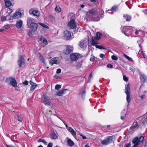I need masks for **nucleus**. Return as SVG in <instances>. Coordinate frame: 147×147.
<instances>
[{"label": "nucleus", "mask_w": 147, "mask_h": 147, "mask_svg": "<svg viewBox=\"0 0 147 147\" xmlns=\"http://www.w3.org/2000/svg\"><path fill=\"white\" fill-rule=\"evenodd\" d=\"M87 43H89L88 39L84 38L79 42V45L81 49H84L87 47Z\"/></svg>", "instance_id": "nucleus-6"}, {"label": "nucleus", "mask_w": 147, "mask_h": 147, "mask_svg": "<svg viewBox=\"0 0 147 147\" xmlns=\"http://www.w3.org/2000/svg\"><path fill=\"white\" fill-rule=\"evenodd\" d=\"M111 58L113 60H117L118 59L117 57L115 55H112Z\"/></svg>", "instance_id": "nucleus-46"}, {"label": "nucleus", "mask_w": 147, "mask_h": 147, "mask_svg": "<svg viewBox=\"0 0 147 147\" xmlns=\"http://www.w3.org/2000/svg\"><path fill=\"white\" fill-rule=\"evenodd\" d=\"M17 116L18 117V120L19 121H22V119L19 116H18V115H17Z\"/></svg>", "instance_id": "nucleus-57"}, {"label": "nucleus", "mask_w": 147, "mask_h": 147, "mask_svg": "<svg viewBox=\"0 0 147 147\" xmlns=\"http://www.w3.org/2000/svg\"><path fill=\"white\" fill-rule=\"evenodd\" d=\"M67 143L70 146H72L74 145V142L70 139H68L67 140Z\"/></svg>", "instance_id": "nucleus-31"}, {"label": "nucleus", "mask_w": 147, "mask_h": 147, "mask_svg": "<svg viewBox=\"0 0 147 147\" xmlns=\"http://www.w3.org/2000/svg\"><path fill=\"white\" fill-rule=\"evenodd\" d=\"M29 13L30 14H32L34 16L38 17L40 16L39 12L37 10H35L33 9H31L29 10Z\"/></svg>", "instance_id": "nucleus-9"}, {"label": "nucleus", "mask_w": 147, "mask_h": 147, "mask_svg": "<svg viewBox=\"0 0 147 147\" xmlns=\"http://www.w3.org/2000/svg\"><path fill=\"white\" fill-rule=\"evenodd\" d=\"M68 129L73 136L76 135V133L75 131L71 127H68Z\"/></svg>", "instance_id": "nucleus-30"}, {"label": "nucleus", "mask_w": 147, "mask_h": 147, "mask_svg": "<svg viewBox=\"0 0 147 147\" xmlns=\"http://www.w3.org/2000/svg\"><path fill=\"white\" fill-rule=\"evenodd\" d=\"M80 136L82 137V139H86L87 138L86 137L84 136L82 134L80 135Z\"/></svg>", "instance_id": "nucleus-53"}, {"label": "nucleus", "mask_w": 147, "mask_h": 147, "mask_svg": "<svg viewBox=\"0 0 147 147\" xmlns=\"http://www.w3.org/2000/svg\"><path fill=\"white\" fill-rule=\"evenodd\" d=\"M102 36V34L100 32H97L96 34V38L97 40H99L101 38Z\"/></svg>", "instance_id": "nucleus-33"}, {"label": "nucleus", "mask_w": 147, "mask_h": 147, "mask_svg": "<svg viewBox=\"0 0 147 147\" xmlns=\"http://www.w3.org/2000/svg\"><path fill=\"white\" fill-rule=\"evenodd\" d=\"M125 92L127 95L126 100L127 102L129 103L130 102V85L129 84H128L125 86Z\"/></svg>", "instance_id": "nucleus-4"}, {"label": "nucleus", "mask_w": 147, "mask_h": 147, "mask_svg": "<svg viewBox=\"0 0 147 147\" xmlns=\"http://www.w3.org/2000/svg\"><path fill=\"white\" fill-rule=\"evenodd\" d=\"M23 84L24 85H27L28 84V82L27 80L25 81L24 82H23Z\"/></svg>", "instance_id": "nucleus-54"}, {"label": "nucleus", "mask_w": 147, "mask_h": 147, "mask_svg": "<svg viewBox=\"0 0 147 147\" xmlns=\"http://www.w3.org/2000/svg\"><path fill=\"white\" fill-rule=\"evenodd\" d=\"M95 58L96 57L94 56H93L90 58V61H93L94 60Z\"/></svg>", "instance_id": "nucleus-47"}, {"label": "nucleus", "mask_w": 147, "mask_h": 147, "mask_svg": "<svg viewBox=\"0 0 147 147\" xmlns=\"http://www.w3.org/2000/svg\"><path fill=\"white\" fill-rule=\"evenodd\" d=\"M139 97L141 98L142 100H143L146 98V96L144 95H139Z\"/></svg>", "instance_id": "nucleus-41"}, {"label": "nucleus", "mask_w": 147, "mask_h": 147, "mask_svg": "<svg viewBox=\"0 0 147 147\" xmlns=\"http://www.w3.org/2000/svg\"><path fill=\"white\" fill-rule=\"evenodd\" d=\"M80 54L76 53H72L70 55V59L73 61H76L78 59V57H80Z\"/></svg>", "instance_id": "nucleus-8"}, {"label": "nucleus", "mask_w": 147, "mask_h": 147, "mask_svg": "<svg viewBox=\"0 0 147 147\" xmlns=\"http://www.w3.org/2000/svg\"><path fill=\"white\" fill-rule=\"evenodd\" d=\"M142 123L143 125L147 124V115L145 116V118L143 121Z\"/></svg>", "instance_id": "nucleus-37"}, {"label": "nucleus", "mask_w": 147, "mask_h": 147, "mask_svg": "<svg viewBox=\"0 0 147 147\" xmlns=\"http://www.w3.org/2000/svg\"><path fill=\"white\" fill-rule=\"evenodd\" d=\"M68 26L71 29H74L76 28V23L74 20L72 19L68 23Z\"/></svg>", "instance_id": "nucleus-10"}, {"label": "nucleus", "mask_w": 147, "mask_h": 147, "mask_svg": "<svg viewBox=\"0 0 147 147\" xmlns=\"http://www.w3.org/2000/svg\"><path fill=\"white\" fill-rule=\"evenodd\" d=\"M5 5L7 7H10L12 5L11 2L9 0H7L5 2Z\"/></svg>", "instance_id": "nucleus-32"}, {"label": "nucleus", "mask_w": 147, "mask_h": 147, "mask_svg": "<svg viewBox=\"0 0 147 147\" xmlns=\"http://www.w3.org/2000/svg\"><path fill=\"white\" fill-rule=\"evenodd\" d=\"M107 66L108 67L110 68H112L113 67V65L110 64H108Z\"/></svg>", "instance_id": "nucleus-52"}, {"label": "nucleus", "mask_w": 147, "mask_h": 147, "mask_svg": "<svg viewBox=\"0 0 147 147\" xmlns=\"http://www.w3.org/2000/svg\"><path fill=\"white\" fill-rule=\"evenodd\" d=\"M38 54L39 55V58L40 60L41 61L43 64H45V61L44 57L40 53H39Z\"/></svg>", "instance_id": "nucleus-29"}, {"label": "nucleus", "mask_w": 147, "mask_h": 147, "mask_svg": "<svg viewBox=\"0 0 147 147\" xmlns=\"http://www.w3.org/2000/svg\"><path fill=\"white\" fill-rule=\"evenodd\" d=\"M99 56L100 58L102 59L104 58L105 57V55L103 54H100Z\"/></svg>", "instance_id": "nucleus-48"}, {"label": "nucleus", "mask_w": 147, "mask_h": 147, "mask_svg": "<svg viewBox=\"0 0 147 147\" xmlns=\"http://www.w3.org/2000/svg\"><path fill=\"white\" fill-rule=\"evenodd\" d=\"M100 49H105V48L103 47L102 46H100Z\"/></svg>", "instance_id": "nucleus-60"}, {"label": "nucleus", "mask_w": 147, "mask_h": 147, "mask_svg": "<svg viewBox=\"0 0 147 147\" xmlns=\"http://www.w3.org/2000/svg\"><path fill=\"white\" fill-rule=\"evenodd\" d=\"M23 21L22 20H20L16 22V27L18 29L20 28L22 26Z\"/></svg>", "instance_id": "nucleus-19"}, {"label": "nucleus", "mask_w": 147, "mask_h": 147, "mask_svg": "<svg viewBox=\"0 0 147 147\" xmlns=\"http://www.w3.org/2000/svg\"><path fill=\"white\" fill-rule=\"evenodd\" d=\"M123 17L125 19L126 21H130L131 19V16L127 14L124 15Z\"/></svg>", "instance_id": "nucleus-25"}, {"label": "nucleus", "mask_w": 147, "mask_h": 147, "mask_svg": "<svg viewBox=\"0 0 147 147\" xmlns=\"http://www.w3.org/2000/svg\"><path fill=\"white\" fill-rule=\"evenodd\" d=\"M138 126V123L137 122H135L134 123L133 125L130 128V129H136Z\"/></svg>", "instance_id": "nucleus-28"}, {"label": "nucleus", "mask_w": 147, "mask_h": 147, "mask_svg": "<svg viewBox=\"0 0 147 147\" xmlns=\"http://www.w3.org/2000/svg\"><path fill=\"white\" fill-rule=\"evenodd\" d=\"M86 92L84 90H82L81 91H80L79 92L78 94L79 95H81L82 98L84 99L85 98Z\"/></svg>", "instance_id": "nucleus-21"}, {"label": "nucleus", "mask_w": 147, "mask_h": 147, "mask_svg": "<svg viewBox=\"0 0 147 147\" xmlns=\"http://www.w3.org/2000/svg\"><path fill=\"white\" fill-rule=\"evenodd\" d=\"M34 22V20L33 18L29 17L27 19V25L28 27L34 32L36 30L38 27L37 24Z\"/></svg>", "instance_id": "nucleus-2"}, {"label": "nucleus", "mask_w": 147, "mask_h": 147, "mask_svg": "<svg viewBox=\"0 0 147 147\" xmlns=\"http://www.w3.org/2000/svg\"><path fill=\"white\" fill-rule=\"evenodd\" d=\"M30 83L31 85L30 90L31 91H33L36 87L37 84L36 83L33 82L31 81H30Z\"/></svg>", "instance_id": "nucleus-20"}, {"label": "nucleus", "mask_w": 147, "mask_h": 147, "mask_svg": "<svg viewBox=\"0 0 147 147\" xmlns=\"http://www.w3.org/2000/svg\"><path fill=\"white\" fill-rule=\"evenodd\" d=\"M64 36L65 38L67 40H69L71 37V34L70 32L67 30H66L64 32Z\"/></svg>", "instance_id": "nucleus-16"}, {"label": "nucleus", "mask_w": 147, "mask_h": 147, "mask_svg": "<svg viewBox=\"0 0 147 147\" xmlns=\"http://www.w3.org/2000/svg\"><path fill=\"white\" fill-rule=\"evenodd\" d=\"M53 146V144L51 143H50L48 144V147H52Z\"/></svg>", "instance_id": "nucleus-55"}, {"label": "nucleus", "mask_w": 147, "mask_h": 147, "mask_svg": "<svg viewBox=\"0 0 147 147\" xmlns=\"http://www.w3.org/2000/svg\"><path fill=\"white\" fill-rule=\"evenodd\" d=\"M59 59V57H55L51 59L49 62L50 65H53L54 64H57V62Z\"/></svg>", "instance_id": "nucleus-14"}, {"label": "nucleus", "mask_w": 147, "mask_h": 147, "mask_svg": "<svg viewBox=\"0 0 147 147\" xmlns=\"http://www.w3.org/2000/svg\"><path fill=\"white\" fill-rule=\"evenodd\" d=\"M127 111L125 110H123L121 113V115L124 116H126V114Z\"/></svg>", "instance_id": "nucleus-43"}, {"label": "nucleus", "mask_w": 147, "mask_h": 147, "mask_svg": "<svg viewBox=\"0 0 147 147\" xmlns=\"http://www.w3.org/2000/svg\"><path fill=\"white\" fill-rule=\"evenodd\" d=\"M125 116H124V115H121V119L122 120L124 119Z\"/></svg>", "instance_id": "nucleus-56"}, {"label": "nucleus", "mask_w": 147, "mask_h": 147, "mask_svg": "<svg viewBox=\"0 0 147 147\" xmlns=\"http://www.w3.org/2000/svg\"><path fill=\"white\" fill-rule=\"evenodd\" d=\"M67 90V89H65L61 91L57 92L55 94V95L61 96L63 95V94Z\"/></svg>", "instance_id": "nucleus-24"}, {"label": "nucleus", "mask_w": 147, "mask_h": 147, "mask_svg": "<svg viewBox=\"0 0 147 147\" xmlns=\"http://www.w3.org/2000/svg\"><path fill=\"white\" fill-rule=\"evenodd\" d=\"M38 142H43L45 145L47 144V142L44 140L42 139H39L38 140Z\"/></svg>", "instance_id": "nucleus-35"}, {"label": "nucleus", "mask_w": 147, "mask_h": 147, "mask_svg": "<svg viewBox=\"0 0 147 147\" xmlns=\"http://www.w3.org/2000/svg\"><path fill=\"white\" fill-rule=\"evenodd\" d=\"M129 144H127L125 146V147H129Z\"/></svg>", "instance_id": "nucleus-64"}, {"label": "nucleus", "mask_w": 147, "mask_h": 147, "mask_svg": "<svg viewBox=\"0 0 147 147\" xmlns=\"http://www.w3.org/2000/svg\"><path fill=\"white\" fill-rule=\"evenodd\" d=\"M118 9V7L117 6H113L112 7L111 9L110 10H108L106 11V13H110L111 14H112L113 13V12L116 11Z\"/></svg>", "instance_id": "nucleus-17"}, {"label": "nucleus", "mask_w": 147, "mask_h": 147, "mask_svg": "<svg viewBox=\"0 0 147 147\" xmlns=\"http://www.w3.org/2000/svg\"><path fill=\"white\" fill-rule=\"evenodd\" d=\"M84 5H82L80 6V7L82 8H84Z\"/></svg>", "instance_id": "nucleus-63"}, {"label": "nucleus", "mask_w": 147, "mask_h": 147, "mask_svg": "<svg viewBox=\"0 0 147 147\" xmlns=\"http://www.w3.org/2000/svg\"><path fill=\"white\" fill-rule=\"evenodd\" d=\"M38 24H39L40 25L42 26V27H43L44 28H48L49 27L47 26V25L45 24H44L42 23H41L39 22L38 23Z\"/></svg>", "instance_id": "nucleus-34"}, {"label": "nucleus", "mask_w": 147, "mask_h": 147, "mask_svg": "<svg viewBox=\"0 0 147 147\" xmlns=\"http://www.w3.org/2000/svg\"><path fill=\"white\" fill-rule=\"evenodd\" d=\"M28 34L30 36H32V32L31 31H29L28 32Z\"/></svg>", "instance_id": "nucleus-51"}, {"label": "nucleus", "mask_w": 147, "mask_h": 147, "mask_svg": "<svg viewBox=\"0 0 147 147\" xmlns=\"http://www.w3.org/2000/svg\"><path fill=\"white\" fill-rule=\"evenodd\" d=\"M123 56L126 58L127 59L131 61H132V59L130 57H129V56H127L126 55L124 54H123Z\"/></svg>", "instance_id": "nucleus-40"}, {"label": "nucleus", "mask_w": 147, "mask_h": 147, "mask_svg": "<svg viewBox=\"0 0 147 147\" xmlns=\"http://www.w3.org/2000/svg\"><path fill=\"white\" fill-rule=\"evenodd\" d=\"M9 81H10V84H11L13 86L15 87L17 86V83L15 79L11 78H9L7 79L6 80V82H8Z\"/></svg>", "instance_id": "nucleus-11"}, {"label": "nucleus", "mask_w": 147, "mask_h": 147, "mask_svg": "<svg viewBox=\"0 0 147 147\" xmlns=\"http://www.w3.org/2000/svg\"><path fill=\"white\" fill-rule=\"evenodd\" d=\"M123 79L124 81H127L128 80L127 78L125 76H123Z\"/></svg>", "instance_id": "nucleus-49"}, {"label": "nucleus", "mask_w": 147, "mask_h": 147, "mask_svg": "<svg viewBox=\"0 0 147 147\" xmlns=\"http://www.w3.org/2000/svg\"><path fill=\"white\" fill-rule=\"evenodd\" d=\"M22 16V14L20 11H16L12 16V18L14 19H18L20 18Z\"/></svg>", "instance_id": "nucleus-12"}, {"label": "nucleus", "mask_w": 147, "mask_h": 147, "mask_svg": "<svg viewBox=\"0 0 147 147\" xmlns=\"http://www.w3.org/2000/svg\"><path fill=\"white\" fill-rule=\"evenodd\" d=\"M112 136H110L108 138L106 139L105 140L101 141V144L103 145H106L110 142V141L112 140Z\"/></svg>", "instance_id": "nucleus-15"}, {"label": "nucleus", "mask_w": 147, "mask_h": 147, "mask_svg": "<svg viewBox=\"0 0 147 147\" xmlns=\"http://www.w3.org/2000/svg\"><path fill=\"white\" fill-rule=\"evenodd\" d=\"M6 147H15L12 145H8L7 144L6 145Z\"/></svg>", "instance_id": "nucleus-58"}, {"label": "nucleus", "mask_w": 147, "mask_h": 147, "mask_svg": "<svg viewBox=\"0 0 147 147\" xmlns=\"http://www.w3.org/2000/svg\"><path fill=\"white\" fill-rule=\"evenodd\" d=\"M140 79L142 81L144 82L147 79L146 76L144 74H142L140 76Z\"/></svg>", "instance_id": "nucleus-26"}, {"label": "nucleus", "mask_w": 147, "mask_h": 147, "mask_svg": "<svg viewBox=\"0 0 147 147\" xmlns=\"http://www.w3.org/2000/svg\"><path fill=\"white\" fill-rule=\"evenodd\" d=\"M55 10L57 12H59L61 10V8L58 6H57L55 7Z\"/></svg>", "instance_id": "nucleus-36"}, {"label": "nucleus", "mask_w": 147, "mask_h": 147, "mask_svg": "<svg viewBox=\"0 0 147 147\" xmlns=\"http://www.w3.org/2000/svg\"><path fill=\"white\" fill-rule=\"evenodd\" d=\"M96 47L97 48H98L99 49H100V45H96Z\"/></svg>", "instance_id": "nucleus-61"}, {"label": "nucleus", "mask_w": 147, "mask_h": 147, "mask_svg": "<svg viewBox=\"0 0 147 147\" xmlns=\"http://www.w3.org/2000/svg\"><path fill=\"white\" fill-rule=\"evenodd\" d=\"M18 64L20 67H24L25 63L22 55H20L19 56V59L18 61Z\"/></svg>", "instance_id": "nucleus-7"}, {"label": "nucleus", "mask_w": 147, "mask_h": 147, "mask_svg": "<svg viewBox=\"0 0 147 147\" xmlns=\"http://www.w3.org/2000/svg\"><path fill=\"white\" fill-rule=\"evenodd\" d=\"M86 15L91 20L94 21H99L100 17V15L98 14V11L95 9L90 10Z\"/></svg>", "instance_id": "nucleus-1"}, {"label": "nucleus", "mask_w": 147, "mask_h": 147, "mask_svg": "<svg viewBox=\"0 0 147 147\" xmlns=\"http://www.w3.org/2000/svg\"><path fill=\"white\" fill-rule=\"evenodd\" d=\"M5 30L4 28H3H3L0 29V32H1L4 31Z\"/></svg>", "instance_id": "nucleus-59"}, {"label": "nucleus", "mask_w": 147, "mask_h": 147, "mask_svg": "<svg viewBox=\"0 0 147 147\" xmlns=\"http://www.w3.org/2000/svg\"><path fill=\"white\" fill-rule=\"evenodd\" d=\"M132 143L134 144L133 147H135L136 146L139 144L140 142L139 141V138L138 137H136L133 140Z\"/></svg>", "instance_id": "nucleus-18"}, {"label": "nucleus", "mask_w": 147, "mask_h": 147, "mask_svg": "<svg viewBox=\"0 0 147 147\" xmlns=\"http://www.w3.org/2000/svg\"><path fill=\"white\" fill-rule=\"evenodd\" d=\"M42 102L46 105H50L51 104L50 99L48 96L45 93H44L42 96Z\"/></svg>", "instance_id": "nucleus-5"}, {"label": "nucleus", "mask_w": 147, "mask_h": 147, "mask_svg": "<svg viewBox=\"0 0 147 147\" xmlns=\"http://www.w3.org/2000/svg\"><path fill=\"white\" fill-rule=\"evenodd\" d=\"M61 70L60 69H57L56 73L57 74H59L61 72Z\"/></svg>", "instance_id": "nucleus-50"}, {"label": "nucleus", "mask_w": 147, "mask_h": 147, "mask_svg": "<svg viewBox=\"0 0 147 147\" xmlns=\"http://www.w3.org/2000/svg\"><path fill=\"white\" fill-rule=\"evenodd\" d=\"M138 30H136L135 33L136 35H137L138 34Z\"/></svg>", "instance_id": "nucleus-62"}, {"label": "nucleus", "mask_w": 147, "mask_h": 147, "mask_svg": "<svg viewBox=\"0 0 147 147\" xmlns=\"http://www.w3.org/2000/svg\"><path fill=\"white\" fill-rule=\"evenodd\" d=\"M40 41L42 42L45 45L48 44V42L47 40L45 39L43 37L41 36L39 38Z\"/></svg>", "instance_id": "nucleus-23"}, {"label": "nucleus", "mask_w": 147, "mask_h": 147, "mask_svg": "<svg viewBox=\"0 0 147 147\" xmlns=\"http://www.w3.org/2000/svg\"><path fill=\"white\" fill-rule=\"evenodd\" d=\"M144 138L143 136H141L140 137V138L139 139V142L140 143V142H142L144 139Z\"/></svg>", "instance_id": "nucleus-44"}, {"label": "nucleus", "mask_w": 147, "mask_h": 147, "mask_svg": "<svg viewBox=\"0 0 147 147\" xmlns=\"http://www.w3.org/2000/svg\"><path fill=\"white\" fill-rule=\"evenodd\" d=\"M98 40H97L94 37H92V45L93 46H95L97 44V42Z\"/></svg>", "instance_id": "nucleus-22"}, {"label": "nucleus", "mask_w": 147, "mask_h": 147, "mask_svg": "<svg viewBox=\"0 0 147 147\" xmlns=\"http://www.w3.org/2000/svg\"><path fill=\"white\" fill-rule=\"evenodd\" d=\"M10 25L9 24H7L5 25L3 27V28H4V30L5 29H7L10 28Z\"/></svg>", "instance_id": "nucleus-42"}, {"label": "nucleus", "mask_w": 147, "mask_h": 147, "mask_svg": "<svg viewBox=\"0 0 147 147\" xmlns=\"http://www.w3.org/2000/svg\"><path fill=\"white\" fill-rule=\"evenodd\" d=\"M104 13V11L102 10H100L99 13H98V14L100 16V17L102 15H103Z\"/></svg>", "instance_id": "nucleus-45"}, {"label": "nucleus", "mask_w": 147, "mask_h": 147, "mask_svg": "<svg viewBox=\"0 0 147 147\" xmlns=\"http://www.w3.org/2000/svg\"><path fill=\"white\" fill-rule=\"evenodd\" d=\"M122 32L126 36H129V33L130 32L131 30H133V27L130 26H127L121 27V28Z\"/></svg>", "instance_id": "nucleus-3"}, {"label": "nucleus", "mask_w": 147, "mask_h": 147, "mask_svg": "<svg viewBox=\"0 0 147 147\" xmlns=\"http://www.w3.org/2000/svg\"><path fill=\"white\" fill-rule=\"evenodd\" d=\"M1 20L2 22H4L7 20L6 17L4 16H2L1 18Z\"/></svg>", "instance_id": "nucleus-38"}, {"label": "nucleus", "mask_w": 147, "mask_h": 147, "mask_svg": "<svg viewBox=\"0 0 147 147\" xmlns=\"http://www.w3.org/2000/svg\"><path fill=\"white\" fill-rule=\"evenodd\" d=\"M51 138L52 139L55 140L58 138V136L57 134L53 131L51 135Z\"/></svg>", "instance_id": "nucleus-27"}, {"label": "nucleus", "mask_w": 147, "mask_h": 147, "mask_svg": "<svg viewBox=\"0 0 147 147\" xmlns=\"http://www.w3.org/2000/svg\"><path fill=\"white\" fill-rule=\"evenodd\" d=\"M61 85L59 84H57L55 86V89L56 90H59L61 88Z\"/></svg>", "instance_id": "nucleus-39"}, {"label": "nucleus", "mask_w": 147, "mask_h": 147, "mask_svg": "<svg viewBox=\"0 0 147 147\" xmlns=\"http://www.w3.org/2000/svg\"><path fill=\"white\" fill-rule=\"evenodd\" d=\"M73 49V48L72 46L67 45V46L66 49L64 53L65 54H69L72 52Z\"/></svg>", "instance_id": "nucleus-13"}]
</instances>
